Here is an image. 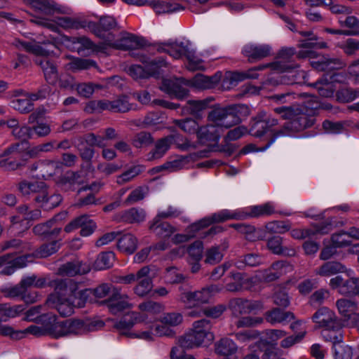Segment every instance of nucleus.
I'll use <instances>...</instances> for the list:
<instances>
[{"instance_id":"a211bd4d","label":"nucleus","mask_w":359,"mask_h":359,"mask_svg":"<svg viewBox=\"0 0 359 359\" xmlns=\"http://www.w3.org/2000/svg\"><path fill=\"white\" fill-rule=\"evenodd\" d=\"M46 306L55 309L62 317H67L74 313V305L67 297L50 294L46 301Z\"/></svg>"},{"instance_id":"603ef678","label":"nucleus","mask_w":359,"mask_h":359,"mask_svg":"<svg viewBox=\"0 0 359 359\" xmlns=\"http://www.w3.org/2000/svg\"><path fill=\"white\" fill-rule=\"evenodd\" d=\"M154 142L151 134L147 131L136 133L131 141L133 146L137 149L148 147Z\"/></svg>"},{"instance_id":"de8ad7c7","label":"nucleus","mask_w":359,"mask_h":359,"mask_svg":"<svg viewBox=\"0 0 359 359\" xmlns=\"http://www.w3.org/2000/svg\"><path fill=\"white\" fill-rule=\"evenodd\" d=\"M295 54V49L294 48H284L280 50L278 53V58L280 59L282 67H285L286 66H294V67L287 68L285 69H277L278 71L284 72L290 69L297 68L298 65L294 63H292V58Z\"/></svg>"},{"instance_id":"0eeeda50","label":"nucleus","mask_w":359,"mask_h":359,"mask_svg":"<svg viewBox=\"0 0 359 359\" xmlns=\"http://www.w3.org/2000/svg\"><path fill=\"white\" fill-rule=\"evenodd\" d=\"M33 261V255L31 254L16 257L13 253H8L0 256V268H2L0 274L10 276L15 270L23 268L27 263Z\"/></svg>"},{"instance_id":"dca6fc26","label":"nucleus","mask_w":359,"mask_h":359,"mask_svg":"<svg viewBox=\"0 0 359 359\" xmlns=\"http://www.w3.org/2000/svg\"><path fill=\"white\" fill-rule=\"evenodd\" d=\"M129 297L126 294H122L121 290L117 287H113L112 294L104 301L109 311L113 314H117L132 306L128 302Z\"/></svg>"},{"instance_id":"49530a36","label":"nucleus","mask_w":359,"mask_h":359,"mask_svg":"<svg viewBox=\"0 0 359 359\" xmlns=\"http://www.w3.org/2000/svg\"><path fill=\"white\" fill-rule=\"evenodd\" d=\"M99 33L94 34L99 38H104L105 36V32L110 31L115 29L117 27V22L114 18L111 16H102L100 17L99 22H95Z\"/></svg>"},{"instance_id":"09e8293b","label":"nucleus","mask_w":359,"mask_h":359,"mask_svg":"<svg viewBox=\"0 0 359 359\" xmlns=\"http://www.w3.org/2000/svg\"><path fill=\"white\" fill-rule=\"evenodd\" d=\"M43 188H45V183L43 182L22 180L18 184V190L24 196L35 194Z\"/></svg>"},{"instance_id":"aec40b11","label":"nucleus","mask_w":359,"mask_h":359,"mask_svg":"<svg viewBox=\"0 0 359 359\" xmlns=\"http://www.w3.org/2000/svg\"><path fill=\"white\" fill-rule=\"evenodd\" d=\"M60 24L65 29H87L93 34H98L99 31L93 21H88L79 18L62 17L59 19Z\"/></svg>"},{"instance_id":"bf43d9fd","label":"nucleus","mask_w":359,"mask_h":359,"mask_svg":"<svg viewBox=\"0 0 359 359\" xmlns=\"http://www.w3.org/2000/svg\"><path fill=\"white\" fill-rule=\"evenodd\" d=\"M240 232L246 234L247 239L251 241L263 240L265 237V233L263 230L256 229L255 226L246 224H243Z\"/></svg>"},{"instance_id":"ddd939ff","label":"nucleus","mask_w":359,"mask_h":359,"mask_svg":"<svg viewBox=\"0 0 359 359\" xmlns=\"http://www.w3.org/2000/svg\"><path fill=\"white\" fill-rule=\"evenodd\" d=\"M185 86H190L189 80L183 78L175 79H164L161 89L172 97L183 99L188 95L189 90Z\"/></svg>"},{"instance_id":"c03bdc74","label":"nucleus","mask_w":359,"mask_h":359,"mask_svg":"<svg viewBox=\"0 0 359 359\" xmlns=\"http://www.w3.org/2000/svg\"><path fill=\"white\" fill-rule=\"evenodd\" d=\"M346 267L338 262H327L320 266L316 273L321 276H331L338 273H342Z\"/></svg>"},{"instance_id":"f257e3e1","label":"nucleus","mask_w":359,"mask_h":359,"mask_svg":"<svg viewBox=\"0 0 359 359\" xmlns=\"http://www.w3.org/2000/svg\"><path fill=\"white\" fill-rule=\"evenodd\" d=\"M273 111L288 121L273 133L270 143H273L279 137L290 135L292 133L302 132L309 128L316 122L315 117L308 113L307 107L304 105H285L276 107Z\"/></svg>"},{"instance_id":"2eb2a0df","label":"nucleus","mask_w":359,"mask_h":359,"mask_svg":"<svg viewBox=\"0 0 359 359\" xmlns=\"http://www.w3.org/2000/svg\"><path fill=\"white\" fill-rule=\"evenodd\" d=\"M214 339L213 334H202L194 329L186 333L179 339L180 345L184 348H193L198 347L203 343H208Z\"/></svg>"},{"instance_id":"4be33fe9","label":"nucleus","mask_w":359,"mask_h":359,"mask_svg":"<svg viewBox=\"0 0 359 359\" xmlns=\"http://www.w3.org/2000/svg\"><path fill=\"white\" fill-rule=\"evenodd\" d=\"M223 130L217 125L210 122L209 124L199 127L197 137L201 142H218Z\"/></svg>"},{"instance_id":"f3484780","label":"nucleus","mask_w":359,"mask_h":359,"mask_svg":"<svg viewBox=\"0 0 359 359\" xmlns=\"http://www.w3.org/2000/svg\"><path fill=\"white\" fill-rule=\"evenodd\" d=\"M249 62L259 61L271 55V47L268 44H247L242 50Z\"/></svg>"},{"instance_id":"423d86ee","label":"nucleus","mask_w":359,"mask_h":359,"mask_svg":"<svg viewBox=\"0 0 359 359\" xmlns=\"http://www.w3.org/2000/svg\"><path fill=\"white\" fill-rule=\"evenodd\" d=\"M144 67L139 65H130L127 72L134 79H147L150 76L158 77L161 74L160 68L165 67L167 62L163 58L144 60Z\"/></svg>"},{"instance_id":"8fccbe9b","label":"nucleus","mask_w":359,"mask_h":359,"mask_svg":"<svg viewBox=\"0 0 359 359\" xmlns=\"http://www.w3.org/2000/svg\"><path fill=\"white\" fill-rule=\"evenodd\" d=\"M285 263L283 261L274 262L271 266L265 271L263 274V279L265 282H272L279 278L283 274V269Z\"/></svg>"},{"instance_id":"39448f33","label":"nucleus","mask_w":359,"mask_h":359,"mask_svg":"<svg viewBox=\"0 0 359 359\" xmlns=\"http://www.w3.org/2000/svg\"><path fill=\"white\" fill-rule=\"evenodd\" d=\"M278 124V119L266 111H260L251 120L249 133L252 136L261 137L266 133L271 132V136L266 144V147H269L272 144L270 141L273 133L277 130H273L272 128Z\"/></svg>"},{"instance_id":"e2e57ef3","label":"nucleus","mask_w":359,"mask_h":359,"mask_svg":"<svg viewBox=\"0 0 359 359\" xmlns=\"http://www.w3.org/2000/svg\"><path fill=\"white\" fill-rule=\"evenodd\" d=\"M27 159L22 157L20 161L11 160L9 156L0 160V168L6 170L15 171L22 168L26 165Z\"/></svg>"},{"instance_id":"7ed1b4c3","label":"nucleus","mask_w":359,"mask_h":359,"mask_svg":"<svg viewBox=\"0 0 359 359\" xmlns=\"http://www.w3.org/2000/svg\"><path fill=\"white\" fill-rule=\"evenodd\" d=\"M102 320H83L79 319H68L56 322L49 329V334L53 338L57 339L71 335L83 334L95 331L104 326Z\"/></svg>"},{"instance_id":"2f4dec72","label":"nucleus","mask_w":359,"mask_h":359,"mask_svg":"<svg viewBox=\"0 0 359 359\" xmlns=\"http://www.w3.org/2000/svg\"><path fill=\"white\" fill-rule=\"evenodd\" d=\"M312 66L318 71H331L342 69L345 64L339 58L321 57L312 62Z\"/></svg>"},{"instance_id":"473e14b6","label":"nucleus","mask_w":359,"mask_h":359,"mask_svg":"<svg viewBox=\"0 0 359 359\" xmlns=\"http://www.w3.org/2000/svg\"><path fill=\"white\" fill-rule=\"evenodd\" d=\"M172 137L166 136L158 140L154 144V147L147 154V160L153 161L162 158L170 149V140Z\"/></svg>"},{"instance_id":"e433bc0d","label":"nucleus","mask_w":359,"mask_h":359,"mask_svg":"<svg viewBox=\"0 0 359 359\" xmlns=\"http://www.w3.org/2000/svg\"><path fill=\"white\" fill-rule=\"evenodd\" d=\"M117 248L121 252L131 255L137 248V239L133 234H124L118 239Z\"/></svg>"},{"instance_id":"0e129e2a","label":"nucleus","mask_w":359,"mask_h":359,"mask_svg":"<svg viewBox=\"0 0 359 359\" xmlns=\"http://www.w3.org/2000/svg\"><path fill=\"white\" fill-rule=\"evenodd\" d=\"M168 136V137H172L170 144H175L176 147L182 151H187L189 149L195 148L194 144L191 143L187 138L180 134H174Z\"/></svg>"},{"instance_id":"c756f323","label":"nucleus","mask_w":359,"mask_h":359,"mask_svg":"<svg viewBox=\"0 0 359 359\" xmlns=\"http://www.w3.org/2000/svg\"><path fill=\"white\" fill-rule=\"evenodd\" d=\"M266 320L271 324L285 323L295 318L291 311H284L278 308H273L265 313Z\"/></svg>"},{"instance_id":"5701e85b","label":"nucleus","mask_w":359,"mask_h":359,"mask_svg":"<svg viewBox=\"0 0 359 359\" xmlns=\"http://www.w3.org/2000/svg\"><path fill=\"white\" fill-rule=\"evenodd\" d=\"M138 320V314L135 312H130L124 315L123 317L114 325V327L118 330L120 335L131 338L133 337L135 332L130 331V329Z\"/></svg>"},{"instance_id":"6e6d98bb","label":"nucleus","mask_w":359,"mask_h":359,"mask_svg":"<svg viewBox=\"0 0 359 359\" xmlns=\"http://www.w3.org/2000/svg\"><path fill=\"white\" fill-rule=\"evenodd\" d=\"M144 169V168L142 165H133L128 168L126 172L118 175L116 179V182L118 184H123L128 182H130L136 176L142 173Z\"/></svg>"},{"instance_id":"4468645a","label":"nucleus","mask_w":359,"mask_h":359,"mask_svg":"<svg viewBox=\"0 0 359 359\" xmlns=\"http://www.w3.org/2000/svg\"><path fill=\"white\" fill-rule=\"evenodd\" d=\"M229 307L234 316H238L262 310L263 304L261 301L234 298L230 301Z\"/></svg>"},{"instance_id":"338daca9","label":"nucleus","mask_w":359,"mask_h":359,"mask_svg":"<svg viewBox=\"0 0 359 359\" xmlns=\"http://www.w3.org/2000/svg\"><path fill=\"white\" fill-rule=\"evenodd\" d=\"M175 124L182 130L188 133H197L199 127L197 122L192 118H185L182 120H175Z\"/></svg>"},{"instance_id":"c85d7f7f","label":"nucleus","mask_w":359,"mask_h":359,"mask_svg":"<svg viewBox=\"0 0 359 359\" xmlns=\"http://www.w3.org/2000/svg\"><path fill=\"white\" fill-rule=\"evenodd\" d=\"M220 80V76L217 74L212 76H207L198 74L191 79L189 80L191 86L200 89H208L214 88Z\"/></svg>"},{"instance_id":"cd10ccee","label":"nucleus","mask_w":359,"mask_h":359,"mask_svg":"<svg viewBox=\"0 0 359 359\" xmlns=\"http://www.w3.org/2000/svg\"><path fill=\"white\" fill-rule=\"evenodd\" d=\"M210 100H189L187 102L183 111L189 113L196 118H202L205 111L209 107Z\"/></svg>"},{"instance_id":"a18cd8bd","label":"nucleus","mask_w":359,"mask_h":359,"mask_svg":"<svg viewBox=\"0 0 359 359\" xmlns=\"http://www.w3.org/2000/svg\"><path fill=\"white\" fill-rule=\"evenodd\" d=\"M109 111L116 113H126L133 109V104H130L126 95H121L115 100H109Z\"/></svg>"},{"instance_id":"864d4df0","label":"nucleus","mask_w":359,"mask_h":359,"mask_svg":"<svg viewBox=\"0 0 359 359\" xmlns=\"http://www.w3.org/2000/svg\"><path fill=\"white\" fill-rule=\"evenodd\" d=\"M151 272V269L148 266L142 267L136 273H129L126 276H121L117 278L116 282L121 284H131L143 276H146L147 273Z\"/></svg>"},{"instance_id":"a19ab883","label":"nucleus","mask_w":359,"mask_h":359,"mask_svg":"<svg viewBox=\"0 0 359 359\" xmlns=\"http://www.w3.org/2000/svg\"><path fill=\"white\" fill-rule=\"evenodd\" d=\"M263 262L262 257L257 253H249L239 257L235 261V266L239 269H243L245 266H257Z\"/></svg>"},{"instance_id":"774afa93","label":"nucleus","mask_w":359,"mask_h":359,"mask_svg":"<svg viewBox=\"0 0 359 359\" xmlns=\"http://www.w3.org/2000/svg\"><path fill=\"white\" fill-rule=\"evenodd\" d=\"M333 348L334 359H352L353 350L351 346L338 344L334 346Z\"/></svg>"},{"instance_id":"9b49d317","label":"nucleus","mask_w":359,"mask_h":359,"mask_svg":"<svg viewBox=\"0 0 359 359\" xmlns=\"http://www.w3.org/2000/svg\"><path fill=\"white\" fill-rule=\"evenodd\" d=\"M48 286L54 289V293L62 297H76V291L80 289V283L70 278H57L48 282Z\"/></svg>"},{"instance_id":"58836bf2","label":"nucleus","mask_w":359,"mask_h":359,"mask_svg":"<svg viewBox=\"0 0 359 359\" xmlns=\"http://www.w3.org/2000/svg\"><path fill=\"white\" fill-rule=\"evenodd\" d=\"M154 11L158 15L171 13L184 10V7L178 3L156 1L151 5Z\"/></svg>"},{"instance_id":"4d7b16f0","label":"nucleus","mask_w":359,"mask_h":359,"mask_svg":"<svg viewBox=\"0 0 359 359\" xmlns=\"http://www.w3.org/2000/svg\"><path fill=\"white\" fill-rule=\"evenodd\" d=\"M60 244L58 241H53L48 243L41 245L35 252L38 257L45 258L55 253L60 248Z\"/></svg>"},{"instance_id":"f704fd0d","label":"nucleus","mask_w":359,"mask_h":359,"mask_svg":"<svg viewBox=\"0 0 359 359\" xmlns=\"http://www.w3.org/2000/svg\"><path fill=\"white\" fill-rule=\"evenodd\" d=\"M215 351L217 355L231 356L236 353L238 346L229 338H222L215 344Z\"/></svg>"},{"instance_id":"ea45409f","label":"nucleus","mask_w":359,"mask_h":359,"mask_svg":"<svg viewBox=\"0 0 359 359\" xmlns=\"http://www.w3.org/2000/svg\"><path fill=\"white\" fill-rule=\"evenodd\" d=\"M153 278L149 273L146 276L137 279V283L133 288L134 293L141 297L147 296L153 288Z\"/></svg>"},{"instance_id":"6ab92c4d","label":"nucleus","mask_w":359,"mask_h":359,"mask_svg":"<svg viewBox=\"0 0 359 359\" xmlns=\"http://www.w3.org/2000/svg\"><path fill=\"white\" fill-rule=\"evenodd\" d=\"M156 46L158 52L166 53L175 59H179L183 56L186 57L190 50L188 43L184 44L183 42L158 43Z\"/></svg>"},{"instance_id":"412c9836","label":"nucleus","mask_w":359,"mask_h":359,"mask_svg":"<svg viewBox=\"0 0 359 359\" xmlns=\"http://www.w3.org/2000/svg\"><path fill=\"white\" fill-rule=\"evenodd\" d=\"M109 45L116 49L124 50H136L143 46L139 37L128 32L121 33V37Z\"/></svg>"},{"instance_id":"13d9d810","label":"nucleus","mask_w":359,"mask_h":359,"mask_svg":"<svg viewBox=\"0 0 359 359\" xmlns=\"http://www.w3.org/2000/svg\"><path fill=\"white\" fill-rule=\"evenodd\" d=\"M109 100H91L88 102L84 109V111L89 114L101 113L104 110L109 111Z\"/></svg>"},{"instance_id":"f8f14e48","label":"nucleus","mask_w":359,"mask_h":359,"mask_svg":"<svg viewBox=\"0 0 359 359\" xmlns=\"http://www.w3.org/2000/svg\"><path fill=\"white\" fill-rule=\"evenodd\" d=\"M311 318L316 328L338 327V324L341 323L334 312L325 306L320 308Z\"/></svg>"},{"instance_id":"9d476101","label":"nucleus","mask_w":359,"mask_h":359,"mask_svg":"<svg viewBox=\"0 0 359 359\" xmlns=\"http://www.w3.org/2000/svg\"><path fill=\"white\" fill-rule=\"evenodd\" d=\"M330 286L337 290L339 293L344 295L359 294V278H344L337 276L330 280Z\"/></svg>"},{"instance_id":"393cba45","label":"nucleus","mask_w":359,"mask_h":359,"mask_svg":"<svg viewBox=\"0 0 359 359\" xmlns=\"http://www.w3.org/2000/svg\"><path fill=\"white\" fill-rule=\"evenodd\" d=\"M89 266L79 259H74L71 262H66L62 264L58 269L60 275L67 276H74L78 274H86L89 272Z\"/></svg>"},{"instance_id":"69168bd1","label":"nucleus","mask_w":359,"mask_h":359,"mask_svg":"<svg viewBox=\"0 0 359 359\" xmlns=\"http://www.w3.org/2000/svg\"><path fill=\"white\" fill-rule=\"evenodd\" d=\"M13 136L18 140H21L19 142L22 143V145L24 142H27L29 139H31L32 137V127L27 126H18L16 128L12 130Z\"/></svg>"},{"instance_id":"37998d69","label":"nucleus","mask_w":359,"mask_h":359,"mask_svg":"<svg viewBox=\"0 0 359 359\" xmlns=\"http://www.w3.org/2000/svg\"><path fill=\"white\" fill-rule=\"evenodd\" d=\"M38 327L34 325L29 326L25 331L15 330L9 325H0V334L2 336H8L13 339H20L24 337L25 334L27 332L36 334Z\"/></svg>"},{"instance_id":"680f3d73","label":"nucleus","mask_w":359,"mask_h":359,"mask_svg":"<svg viewBox=\"0 0 359 359\" xmlns=\"http://www.w3.org/2000/svg\"><path fill=\"white\" fill-rule=\"evenodd\" d=\"M341 26L350 29L349 31H345L344 34L350 36L359 35V20L355 16H348L345 20H339Z\"/></svg>"},{"instance_id":"20e7f679","label":"nucleus","mask_w":359,"mask_h":359,"mask_svg":"<svg viewBox=\"0 0 359 359\" xmlns=\"http://www.w3.org/2000/svg\"><path fill=\"white\" fill-rule=\"evenodd\" d=\"M16 46L37 56H42V57H37L35 63L41 67L44 78L49 84L54 86L57 83L59 76L57 67L54 61L48 57L53 51L46 50L42 46L26 41H18Z\"/></svg>"},{"instance_id":"b1692460","label":"nucleus","mask_w":359,"mask_h":359,"mask_svg":"<svg viewBox=\"0 0 359 359\" xmlns=\"http://www.w3.org/2000/svg\"><path fill=\"white\" fill-rule=\"evenodd\" d=\"M274 212V207L271 203L251 206L249 212H244L240 210L232 211V212H237L242 216V218L236 219L237 220H243L248 217L268 216L272 215Z\"/></svg>"},{"instance_id":"052dcab7","label":"nucleus","mask_w":359,"mask_h":359,"mask_svg":"<svg viewBox=\"0 0 359 359\" xmlns=\"http://www.w3.org/2000/svg\"><path fill=\"white\" fill-rule=\"evenodd\" d=\"M164 278L168 283L178 284L182 283L186 277L176 267L170 266L165 269Z\"/></svg>"},{"instance_id":"5fc2aeb1","label":"nucleus","mask_w":359,"mask_h":359,"mask_svg":"<svg viewBox=\"0 0 359 359\" xmlns=\"http://www.w3.org/2000/svg\"><path fill=\"white\" fill-rule=\"evenodd\" d=\"M66 212H61L55 216L53 219L49 220L45 223L38 224L32 229L33 232L36 235L44 236L45 237L49 236V229H51L53 224V220L57 221L62 219L66 216Z\"/></svg>"},{"instance_id":"1a4fd4ad","label":"nucleus","mask_w":359,"mask_h":359,"mask_svg":"<svg viewBox=\"0 0 359 359\" xmlns=\"http://www.w3.org/2000/svg\"><path fill=\"white\" fill-rule=\"evenodd\" d=\"M179 291L180 292V300L189 306L206 304L210 299L208 290H204V288L192 292L189 290V286L187 285L180 286Z\"/></svg>"},{"instance_id":"bb28decb","label":"nucleus","mask_w":359,"mask_h":359,"mask_svg":"<svg viewBox=\"0 0 359 359\" xmlns=\"http://www.w3.org/2000/svg\"><path fill=\"white\" fill-rule=\"evenodd\" d=\"M229 248V241L224 239L219 245L208 248L205 252V262L210 264L219 263L224 257V252Z\"/></svg>"},{"instance_id":"c9c22d12","label":"nucleus","mask_w":359,"mask_h":359,"mask_svg":"<svg viewBox=\"0 0 359 359\" xmlns=\"http://www.w3.org/2000/svg\"><path fill=\"white\" fill-rule=\"evenodd\" d=\"M70 61L66 65V68L72 72H78L88 69L91 67H96V62L90 59L67 56Z\"/></svg>"},{"instance_id":"79ce46f5","label":"nucleus","mask_w":359,"mask_h":359,"mask_svg":"<svg viewBox=\"0 0 359 359\" xmlns=\"http://www.w3.org/2000/svg\"><path fill=\"white\" fill-rule=\"evenodd\" d=\"M338 327H328L323 330L321 334L323 338L330 341L334 346H337L343 341L342 323L338 324Z\"/></svg>"},{"instance_id":"7c9ffc66","label":"nucleus","mask_w":359,"mask_h":359,"mask_svg":"<svg viewBox=\"0 0 359 359\" xmlns=\"http://www.w3.org/2000/svg\"><path fill=\"white\" fill-rule=\"evenodd\" d=\"M161 219L162 218L156 216L149 226V229L159 237L169 238L175 231V229Z\"/></svg>"},{"instance_id":"4c0bfd02","label":"nucleus","mask_w":359,"mask_h":359,"mask_svg":"<svg viewBox=\"0 0 359 359\" xmlns=\"http://www.w3.org/2000/svg\"><path fill=\"white\" fill-rule=\"evenodd\" d=\"M336 306L339 313L347 319H349L358 309V303L355 301L344 298L337 300Z\"/></svg>"},{"instance_id":"72a5a7b5","label":"nucleus","mask_w":359,"mask_h":359,"mask_svg":"<svg viewBox=\"0 0 359 359\" xmlns=\"http://www.w3.org/2000/svg\"><path fill=\"white\" fill-rule=\"evenodd\" d=\"M145 219V212L143 210H138L132 208L128 210H125L118 213L116 219L118 222H126L128 224L138 223L144 221Z\"/></svg>"},{"instance_id":"6e6552de","label":"nucleus","mask_w":359,"mask_h":359,"mask_svg":"<svg viewBox=\"0 0 359 359\" xmlns=\"http://www.w3.org/2000/svg\"><path fill=\"white\" fill-rule=\"evenodd\" d=\"M242 218V216L237 212H232L229 210H222L212 214L211 216L205 217L199 221L191 224L189 226L190 232H196L203 228H206L214 223H221L227 220Z\"/></svg>"},{"instance_id":"a878e982","label":"nucleus","mask_w":359,"mask_h":359,"mask_svg":"<svg viewBox=\"0 0 359 359\" xmlns=\"http://www.w3.org/2000/svg\"><path fill=\"white\" fill-rule=\"evenodd\" d=\"M267 248L273 254L286 257H293L296 252L293 248L284 246L283 238L279 236H273L267 241Z\"/></svg>"},{"instance_id":"3c124183","label":"nucleus","mask_w":359,"mask_h":359,"mask_svg":"<svg viewBox=\"0 0 359 359\" xmlns=\"http://www.w3.org/2000/svg\"><path fill=\"white\" fill-rule=\"evenodd\" d=\"M115 259V255L112 252H101L94 263V267L97 270H104L112 266Z\"/></svg>"},{"instance_id":"f03ea898","label":"nucleus","mask_w":359,"mask_h":359,"mask_svg":"<svg viewBox=\"0 0 359 359\" xmlns=\"http://www.w3.org/2000/svg\"><path fill=\"white\" fill-rule=\"evenodd\" d=\"M250 114L245 104H232L224 107H215L208 115V121L213 123L223 131L240 123Z\"/></svg>"}]
</instances>
